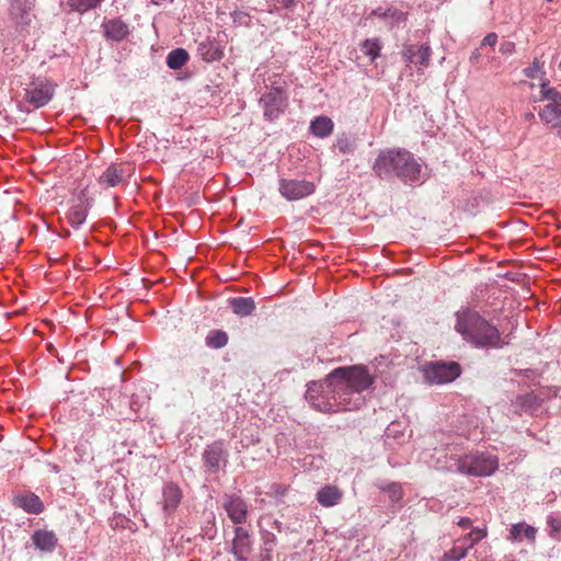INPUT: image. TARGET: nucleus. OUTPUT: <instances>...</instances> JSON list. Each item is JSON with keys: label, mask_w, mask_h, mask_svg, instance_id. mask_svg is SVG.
Returning <instances> with one entry per match:
<instances>
[{"label": "nucleus", "mask_w": 561, "mask_h": 561, "mask_svg": "<svg viewBox=\"0 0 561 561\" xmlns=\"http://www.w3.org/2000/svg\"><path fill=\"white\" fill-rule=\"evenodd\" d=\"M496 43H497V35L495 33H489L483 38L481 45L482 46H486L488 45V46L493 47Z\"/></svg>", "instance_id": "obj_42"}, {"label": "nucleus", "mask_w": 561, "mask_h": 561, "mask_svg": "<svg viewBox=\"0 0 561 561\" xmlns=\"http://www.w3.org/2000/svg\"><path fill=\"white\" fill-rule=\"evenodd\" d=\"M514 50H515V43H513L511 41H504L500 45V51L503 55H511L514 53Z\"/></svg>", "instance_id": "obj_39"}, {"label": "nucleus", "mask_w": 561, "mask_h": 561, "mask_svg": "<svg viewBox=\"0 0 561 561\" xmlns=\"http://www.w3.org/2000/svg\"><path fill=\"white\" fill-rule=\"evenodd\" d=\"M541 92L545 99L551 101L550 104H559V102L561 101V93H559L553 88H548L547 84H542Z\"/></svg>", "instance_id": "obj_35"}, {"label": "nucleus", "mask_w": 561, "mask_h": 561, "mask_svg": "<svg viewBox=\"0 0 561 561\" xmlns=\"http://www.w3.org/2000/svg\"><path fill=\"white\" fill-rule=\"evenodd\" d=\"M461 367L457 362H433L424 367V377L430 383H448L457 379Z\"/></svg>", "instance_id": "obj_5"}, {"label": "nucleus", "mask_w": 561, "mask_h": 561, "mask_svg": "<svg viewBox=\"0 0 561 561\" xmlns=\"http://www.w3.org/2000/svg\"><path fill=\"white\" fill-rule=\"evenodd\" d=\"M526 410H533V409H536V407H531V405H528V407H524Z\"/></svg>", "instance_id": "obj_48"}, {"label": "nucleus", "mask_w": 561, "mask_h": 561, "mask_svg": "<svg viewBox=\"0 0 561 561\" xmlns=\"http://www.w3.org/2000/svg\"><path fill=\"white\" fill-rule=\"evenodd\" d=\"M264 118L273 122L277 119L287 106V95L279 87H273L260 98Z\"/></svg>", "instance_id": "obj_7"}, {"label": "nucleus", "mask_w": 561, "mask_h": 561, "mask_svg": "<svg viewBox=\"0 0 561 561\" xmlns=\"http://www.w3.org/2000/svg\"><path fill=\"white\" fill-rule=\"evenodd\" d=\"M103 0H68V5L72 11L84 13L96 8Z\"/></svg>", "instance_id": "obj_32"}, {"label": "nucleus", "mask_w": 561, "mask_h": 561, "mask_svg": "<svg viewBox=\"0 0 561 561\" xmlns=\"http://www.w3.org/2000/svg\"><path fill=\"white\" fill-rule=\"evenodd\" d=\"M548 524L550 525L552 530H554V531L561 530V515L560 514L551 515L548 519Z\"/></svg>", "instance_id": "obj_40"}, {"label": "nucleus", "mask_w": 561, "mask_h": 561, "mask_svg": "<svg viewBox=\"0 0 561 561\" xmlns=\"http://www.w3.org/2000/svg\"><path fill=\"white\" fill-rule=\"evenodd\" d=\"M387 492L389 493V497L392 502H398L402 497V490L399 483H390L387 488Z\"/></svg>", "instance_id": "obj_37"}, {"label": "nucleus", "mask_w": 561, "mask_h": 561, "mask_svg": "<svg viewBox=\"0 0 561 561\" xmlns=\"http://www.w3.org/2000/svg\"><path fill=\"white\" fill-rule=\"evenodd\" d=\"M432 49L428 44L414 45L405 44L402 49V57L407 64H415L420 68H427Z\"/></svg>", "instance_id": "obj_12"}, {"label": "nucleus", "mask_w": 561, "mask_h": 561, "mask_svg": "<svg viewBox=\"0 0 561 561\" xmlns=\"http://www.w3.org/2000/svg\"><path fill=\"white\" fill-rule=\"evenodd\" d=\"M229 451L222 440L208 444L203 454V467L206 473L216 474L228 463Z\"/></svg>", "instance_id": "obj_6"}, {"label": "nucleus", "mask_w": 561, "mask_h": 561, "mask_svg": "<svg viewBox=\"0 0 561 561\" xmlns=\"http://www.w3.org/2000/svg\"><path fill=\"white\" fill-rule=\"evenodd\" d=\"M124 181V170L112 163L100 175L99 183L104 188L115 187Z\"/></svg>", "instance_id": "obj_20"}, {"label": "nucleus", "mask_w": 561, "mask_h": 561, "mask_svg": "<svg viewBox=\"0 0 561 561\" xmlns=\"http://www.w3.org/2000/svg\"><path fill=\"white\" fill-rule=\"evenodd\" d=\"M248 541V531L241 526L236 527L232 551L238 557V559H243L242 553L247 551Z\"/></svg>", "instance_id": "obj_25"}, {"label": "nucleus", "mask_w": 561, "mask_h": 561, "mask_svg": "<svg viewBox=\"0 0 561 561\" xmlns=\"http://www.w3.org/2000/svg\"><path fill=\"white\" fill-rule=\"evenodd\" d=\"M472 522L469 517H461L458 522H457V525L461 528H469L471 526Z\"/></svg>", "instance_id": "obj_43"}, {"label": "nucleus", "mask_w": 561, "mask_h": 561, "mask_svg": "<svg viewBox=\"0 0 561 561\" xmlns=\"http://www.w3.org/2000/svg\"><path fill=\"white\" fill-rule=\"evenodd\" d=\"M162 495H163V510L168 514L173 513L182 500L181 489L174 483H167L163 488Z\"/></svg>", "instance_id": "obj_19"}, {"label": "nucleus", "mask_w": 561, "mask_h": 561, "mask_svg": "<svg viewBox=\"0 0 561 561\" xmlns=\"http://www.w3.org/2000/svg\"><path fill=\"white\" fill-rule=\"evenodd\" d=\"M334 124L328 116H318L310 123V131L319 138L329 137L333 133Z\"/></svg>", "instance_id": "obj_24"}, {"label": "nucleus", "mask_w": 561, "mask_h": 561, "mask_svg": "<svg viewBox=\"0 0 561 561\" xmlns=\"http://www.w3.org/2000/svg\"><path fill=\"white\" fill-rule=\"evenodd\" d=\"M92 204L93 198L89 196L88 188L81 190L67 215L68 222L71 227L78 229L84 224Z\"/></svg>", "instance_id": "obj_10"}, {"label": "nucleus", "mask_w": 561, "mask_h": 561, "mask_svg": "<svg viewBox=\"0 0 561 561\" xmlns=\"http://www.w3.org/2000/svg\"><path fill=\"white\" fill-rule=\"evenodd\" d=\"M54 93L55 85L50 81L46 79H38L33 81L30 84V88L25 89L24 99L34 107L39 108L51 101Z\"/></svg>", "instance_id": "obj_9"}, {"label": "nucleus", "mask_w": 561, "mask_h": 561, "mask_svg": "<svg viewBox=\"0 0 561 561\" xmlns=\"http://www.w3.org/2000/svg\"><path fill=\"white\" fill-rule=\"evenodd\" d=\"M356 147V139L352 135L342 134L336 138L335 148L342 154L353 153Z\"/></svg>", "instance_id": "obj_28"}, {"label": "nucleus", "mask_w": 561, "mask_h": 561, "mask_svg": "<svg viewBox=\"0 0 561 561\" xmlns=\"http://www.w3.org/2000/svg\"><path fill=\"white\" fill-rule=\"evenodd\" d=\"M232 312L239 317L250 316L256 308L251 297H233L228 300Z\"/></svg>", "instance_id": "obj_21"}, {"label": "nucleus", "mask_w": 561, "mask_h": 561, "mask_svg": "<svg viewBox=\"0 0 561 561\" xmlns=\"http://www.w3.org/2000/svg\"><path fill=\"white\" fill-rule=\"evenodd\" d=\"M314 191V183L307 180L280 179L278 182L279 194L289 202L306 198Z\"/></svg>", "instance_id": "obj_8"}, {"label": "nucleus", "mask_w": 561, "mask_h": 561, "mask_svg": "<svg viewBox=\"0 0 561 561\" xmlns=\"http://www.w3.org/2000/svg\"><path fill=\"white\" fill-rule=\"evenodd\" d=\"M371 14L383 19H391L396 23H401L407 20V13L391 8L387 10H383L382 8H377L371 12Z\"/></svg>", "instance_id": "obj_31"}, {"label": "nucleus", "mask_w": 561, "mask_h": 561, "mask_svg": "<svg viewBox=\"0 0 561 561\" xmlns=\"http://www.w3.org/2000/svg\"><path fill=\"white\" fill-rule=\"evenodd\" d=\"M480 58V51L479 49H474L472 53H471V56H470V61L471 62H476L478 61Z\"/></svg>", "instance_id": "obj_46"}, {"label": "nucleus", "mask_w": 561, "mask_h": 561, "mask_svg": "<svg viewBox=\"0 0 561 561\" xmlns=\"http://www.w3.org/2000/svg\"><path fill=\"white\" fill-rule=\"evenodd\" d=\"M486 536V531L480 528H473L470 533H468L463 538H460L462 542L466 543V547H469V550L482 540Z\"/></svg>", "instance_id": "obj_34"}, {"label": "nucleus", "mask_w": 561, "mask_h": 561, "mask_svg": "<svg viewBox=\"0 0 561 561\" xmlns=\"http://www.w3.org/2000/svg\"><path fill=\"white\" fill-rule=\"evenodd\" d=\"M540 71V62L538 59H535L530 67L524 69V75L529 79H535Z\"/></svg>", "instance_id": "obj_38"}, {"label": "nucleus", "mask_w": 561, "mask_h": 561, "mask_svg": "<svg viewBox=\"0 0 561 561\" xmlns=\"http://www.w3.org/2000/svg\"><path fill=\"white\" fill-rule=\"evenodd\" d=\"M537 530L535 527L529 526L525 523H517L512 525L507 540L510 541H522L526 538L529 541H535Z\"/></svg>", "instance_id": "obj_22"}, {"label": "nucleus", "mask_w": 561, "mask_h": 561, "mask_svg": "<svg viewBox=\"0 0 561 561\" xmlns=\"http://www.w3.org/2000/svg\"><path fill=\"white\" fill-rule=\"evenodd\" d=\"M32 541L42 552H51L58 542L57 536L51 530L38 529L32 535Z\"/></svg>", "instance_id": "obj_16"}, {"label": "nucleus", "mask_w": 561, "mask_h": 561, "mask_svg": "<svg viewBox=\"0 0 561 561\" xmlns=\"http://www.w3.org/2000/svg\"><path fill=\"white\" fill-rule=\"evenodd\" d=\"M373 171L381 179L397 178L404 184H413L420 180L422 165L405 149H386L379 152Z\"/></svg>", "instance_id": "obj_3"}, {"label": "nucleus", "mask_w": 561, "mask_h": 561, "mask_svg": "<svg viewBox=\"0 0 561 561\" xmlns=\"http://www.w3.org/2000/svg\"><path fill=\"white\" fill-rule=\"evenodd\" d=\"M104 37L107 41L121 42L129 34V27L121 18L111 19L102 23Z\"/></svg>", "instance_id": "obj_13"}, {"label": "nucleus", "mask_w": 561, "mask_h": 561, "mask_svg": "<svg viewBox=\"0 0 561 561\" xmlns=\"http://www.w3.org/2000/svg\"><path fill=\"white\" fill-rule=\"evenodd\" d=\"M343 497V492L335 485L325 484L316 494L318 503L323 507L337 505Z\"/></svg>", "instance_id": "obj_17"}, {"label": "nucleus", "mask_w": 561, "mask_h": 561, "mask_svg": "<svg viewBox=\"0 0 561 561\" xmlns=\"http://www.w3.org/2000/svg\"><path fill=\"white\" fill-rule=\"evenodd\" d=\"M540 119L561 136V108L559 104H547L539 112Z\"/></svg>", "instance_id": "obj_18"}, {"label": "nucleus", "mask_w": 561, "mask_h": 561, "mask_svg": "<svg viewBox=\"0 0 561 561\" xmlns=\"http://www.w3.org/2000/svg\"><path fill=\"white\" fill-rule=\"evenodd\" d=\"M272 527H273L274 529H276L278 533H282V531L285 529V528H284V526H283V524H282L279 520H277V519H274V520L272 522Z\"/></svg>", "instance_id": "obj_45"}, {"label": "nucleus", "mask_w": 561, "mask_h": 561, "mask_svg": "<svg viewBox=\"0 0 561 561\" xmlns=\"http://www.w3.org/2000/svg\"><path fill=\"white\" fill-rule=\"evenodd\" d=\"M34 0H11L10 15L18 25H28L31 22L30 13Z\"/></svg>", "instance_id": "obj_14"}, {"label": "nucleus", "mask_w": 561, "mask_h": 561, "mask_svg": "<svg viewBox=\"0 0 561 561\" xmlns=\"http://www.w3.org/2000/svg\"><path fill=\"white\" fill-rule=\"evenodd\" d=\"M360 50L364 55L370 58L371 61H374L379 55L381 50V44L378 38H368L365 39L360 44Z\"/></svg>", "instance_id": "obj_30"}, {"label": "nucleus", "mask_w": 561, "mask_h": 561, "mask_svg": "<svg viewBox=\"0 0 561 561\" xmlns=\"http://www.w3.org/2000/svg\"><path fill=\"white\" fill-rule=\"evenodd\" d=\"M451 459L453 466L443 465L442 467L463 476L489 477L499 468L497 457L485 453L468 454Z\"/></svg>", "instance_id": "obj_4"}, {"label": "nucleus", "mask_w": 561, "mask_h": 561, "mask_svg": "<svg viewBox=\"0 0 561 561\" xmlns=\"http://www.w3.org/2000/svg\"><path fill=\"white\" fill-rule=\"evenodd\" d=\"M222 507L232 523L241 525L248 517V505L243 499L236 494H224Z\"/></svg>", "instance_id": "obj_11"}, {"label": "nucleus", "mask_w": 561, "mask_h": 561, "mask_svg": "<svg viewBox=\"0 0 561 561\" xmlns=\"http://www.w3.org/2000/svg\"><path fill=\"white\" fill-rule=\"evenodd\" d=\"M188 58V53L184 48H175L168 54L167 66L172 70L181 69Z\"/></svg>", "instance_id": "obj_26"}, {"label": "nucleus", "mask_w": 561, "mask_h": 561, "mask_svg": "<svg viewBox=\"0 0 561 561\" xmlns=\"http://www.w3.org/2000/svg\"><path fill=\"white\" fill-rule=\"evenodd\" d=\"M262 540H263L264 549L267 552L272 551L277 543L276 536L271 531L263 533Z\"/></svg>", "instance_id": "obj_36"}, {"label": "nucleus", "mask_w": 561, "mask_h": 561, "mask_svg": "<svg viewBox=\"0 0 561 561\" xmlns=\"http://www.w3.org/2000/svg\"><path fill=\"white\" fill-rule=\"evenodd\" d=\"M469 551V547L460 539L456 540L453 548L446 551L439 561H460L463 559Z\"/></svg>", "instance_id": "obj_27"}, {"label": "nucleus", "mask_w": 561, "mask_h": 561, "mask_svg": "<svg viewBox=\"0 0 561 561\" xmlns=\"http://www.w3.org/2000/svg\"><path fill=\"white\" fill-rule=\"evenodd\" d=\"M455 330L476 348H501L504 343L499 329L478 311L463 308L456 312Z\"/></svg>", "instance_id": "obj_2"}, {"label": "nucleus", "mask_w": 561, "mask_h": 561, "mask_svg": "<svg viewBox=\"0 0 561 561\" xmlns=\"http://www.w3.org/2000/svg\"><path fill=\"white\" fill-rule=\"evenodd\" d=\"M374 381L375 377L364 365L337 367L323 380L309 382L305 398L319 412L355 411L365 404L363 392Z\"/></svg>", "instance_id": "obj_1"}, {"label": "nucleus", "mask_w": 561, "mask_h": 561, "mask_svg": "<svg viewBox=\"0 0 561 561\" xmlns=\"http://www.w3.org/2000/svg\"><path fill=\"white\" fill-rule=\"evenodd\" d=\"M13 504L28 514H39L44 511V504L33 492L15 495Z\"/></svg>", "instance_id": "obj_15"}, {"label": "nucleus", "mask_w": 561, "mask_h": 561, "mask_svg": "<svg viewBox=\"0 0 561 561\" xmlns=\"http://www.w3.org/2000/svg\"><path fill=\"white\" fill-rule=\"evenodd\" d=\"M280 8L288 9L295 4V0H275Z\"/></svg>", "instance_id": "obj_44"}, {"label": "nucleus", "mask_w": 561, "mask_h": 561, "mask_svg": "<svg viewBox=\"0 0 561 561\" xmlns=\"http://www.w3.org/2000/svg\"><path fill=\"white\" fill-rule=\"evenodd\" d=\"M228 343V334L222 330H211L206 336V345L211 348H222Z\"/></svg>", "instance_id": "obj_29"}, {"label": "nucleus", "mask_w": 561, "mask_h": 561, "mask_svg": "<svg viewBox=\"0 0 561 561\" xmlns=\"http://www.w3.org/2000/svg\"><path fill=\"white\" fill-rule=\"evenodd\" d=\"M436 455H437L436 462H435L436 469L445 470V471H448V470L443 468L442 467L443 465L453 466V459L451 458L453 457H455V458L460 457L459 455L455 454L453 450H450V455H448L446 449L437 450Z\"/></svg>", "instance_id": "obj_33"}, {"label": "nucleus", "mask_w": 561, "mask_h": 561, "mask_svg": "<svg viewBox=\"0 0 561 561\" xmlns=\"http://www.w3.org/2000/svg\"><path fill=\"white\" fill-rule=\"evenodd\" d=\"M201 57L206 61L219 60L224 56L221 46L209 39L203 41L198 44L197 48Z\"/></svg>", "instance_id": "obj_23"}, {"label": "nucleus", "mask_w": 561, "mask_h": 561, "mask_svg": "<svg viewBox=\"0 0 561 561\" xmlns=\"http://www.w3.org/2000/svg\"><path fill=\"white\" fill-rule=\"evenodd\" d=\"M287 492V488L284 486V485H280V484H273L271 486V491L268 492V494L271 495H275V496H284Z\"/></svg>", "instance_id": "obj_41"}, {"label": "nucleus", "mask_w": 561, "mask_h": 561, "mask_svg": "<svg viewBox=\"0 0 561 561\" xmlns=\"http://www.w3.org/2000/svg\"><path fill=\"white\" fill-rule=\"evenodd\" d=\"M536 400H537V398L534 394H531V393L526 394L525 398H524V404L533 403Z\"/></svg>", "instance_id": "obj_47"}]
</instances>
